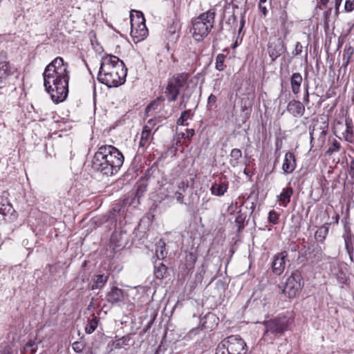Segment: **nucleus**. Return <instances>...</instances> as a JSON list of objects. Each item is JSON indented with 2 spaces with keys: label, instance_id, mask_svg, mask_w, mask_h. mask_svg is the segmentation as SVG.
Returning <instances> with one entry per match:
<instances>
[{
  "label": "nucleus",
  "instance_id": "1",
  "mask_svg": "<svg viewBox=\"0 0 354 354\" xmlns=\"http://www.w3.org/2000/svg\"><path fill=\"white\" fill-rule=\"evenodd\" d=\"M68 64L61 57L55 58L43 73L45 90L52 100L59 103L65 100L68 93Z\"/></svg>",
  "mask_w": 354,
  "mask_h": 354
},
{
  "label": "nucleus",
  "instance_id": "2",
  "mask_svg": "<svg viewBox=\"0 0 354 354\" xmlns=\"http://www.w3.org/2000/svg\"><path fill=\"white\" fill-rule=\"evenodd\" d=\"M123 162L124 156L116 147L112 145H102L93 158L92 167L94 170L109 176L115 174Z\"/></svg>",
  "mask_w": 354,
  "mask_h": 354
},
{
  "label": "nucleus",
  "instance_id": "3",
  "mask_svg": "<svg viewBox=\"0 0 354 354\" xmlns=\"http://www.w3.org/2000/svg\"><path fill=\"white\" fill-rule=\"evenodd\" d=\"M127 68L123 61L114 55L102 57L97 75L98 81L108 87H118L124 83Z\"/></svg>",
  "mask_w": 354,
  "mask_h": 354
},
{
  "label": "nucleus",
  "instance_id": "4",
  "mask_svg": "<svg viewBox=\"0 0 354 354\" xmlns=\"http://www.w3.org/2000/svg\"><path fill=\"white\" fill-rule=\"evenodd\" d=\"M215 12L209 10L201 14L192 21L191 32L196 41H201L207 36L214 26Z\"/></svg>",
  "mask_w": 354,
  "mask_h": 354
},
{
  "label": "nucleus",
  "instance_id": "5",
  "mask_svg": "<svg viewBox=\"0 0 354 354\" xmlns=\"http://www.w3.org/2000/svg\"><path fill=\"white\" fill-rule=\"evenodd\" d=\"M248 351L243 338L239 335H230L217 345L215 354H247Z\"/></svg>",
  "mask_w": 354,
  "mask_h": 354
},
{
  "label": "nucleus",
  "instance_id": "6",
  "mask_svg": "<svg viewBox=\"0 0 354 354\" xmlns=\"http://www.w3.org/2000/svg\"><path fill=\"white\" fill-rule=\"evenodd\" d=\"M288 319L283 317H277L263 322L265 330L263 339L268 343H272L278 336L281 335L288 329Z\"/></svg>",
  "mask_w": 354,
  "mask_h": 354
},
{
  "label": "nucleus",
  "instance_id": "7",
  "mask_svg": "<svg viewBox=\"0 0 354 354\" xmlns=\"http://www.w3.org/2000/svg\"><path fill=\"white\" fill-rule=\"evenodd\" d=\"M131 36L135 43L144 40L148 35L143 14L136 11V15H130Z\"/></svg>",
  "mask_w": 354,
  "mask_h": 354
},
{
  "label": "nucleus",
  "instance_id": "8",
  "mask_svg": "<svg viewBox=\"0 0 354 354\" xmlns=\"http://www.w3.org/2000/svg\"><path fill=\"white\" fill-rule=\"evenodd\" d=\"M304 286L301 273L295 270L288 276L283 287V292L289 298L295 297L300 292Z\"/></svg>",
  "mask_w": 354,
  "mask_h": 354
},
{
  "label": "nucleus",
  "instance_id": "9",
  "mask_svg": "<svg viewBox=\"0 0 354 354\" xmlns=\"http://www.w3.org/2000/svg\"><path fill=\"white\" fill-rule=\"evenodd\" d=\"M7 59V53L1 50L0 52V84H6L15 71V67Z\"/></svg>",
  "mask_w": 354,
  "mask_h": 354
},
{
  "label": "nucleus",
  "instance_id": "10",
  "mask_svg": "<svg viewBox=\"0 0 354 354\" xmlns=\"http://www.w3.org/2000/svg\"><path fill=\"white\" fill-rule=\"evenodd\" d=\"M288 254L286 251L276 255L272 262V271L276 275H280L285 270L286 261L285 259Z\"/></svg>",
  "mask_w": 354,
  "mask_h": 354
},
{
  "label": "nucleus",
  "instance_id": "11",
  "mask_svg": "<svg viewBox=\"0 0 354 354\" xmlns=\"http://www.w3.org/2000/svg\"><path fill=\"white\" fill-rule=\"evenodd\" d=\"M296 166L295 155L292 152H287L285 154L284 161L282 165L283 173L285 174H291L295 169Z\"/></svg>",
  "mask_w": 354,
  "mask_h": 354
},
{
  "label": "nucleus",
  "instance_id": "12",
  "mask_svg": "<svg viewBox=\"0 0 354 354\" xmlns=\"http://www.w3.org/2000/svg\"><path fill=\"white\" fill-rule=\"evenodd\" d=\"M287 111L294 117H301L304 114L305 106L299 100L290 101L286 107Z\"/></svg>",
  "mask_w": 354,
  "mask_h": 354
},
{
  "label": "nucleus",
  "instance_id": "13",
  "mask_svg": "<svg viewBox=\"0 0 354 354\" xmlns=\"http://www.w3.org/2000/svg\"><path fill=\"white\" fill-rule=\"evenodd\" d=\"M123 300V291L118 287H112L111 290L106 294V301L112 304H118Z\"/></svg>",
  "mask_w": 354,
  "mask_h": 354
},
{
  "label": "nucleus",
  "instance_id": "14",
  "mask_svg": "<svg viewBox=\"0 0 354 354\" xmlns=\"http://www.w3.org/2000/svg\"><path fill=\"white\" fill-rule=\"evenodd\" d=\"M123 234L121 232H114L111 237L110 246L113 250L116 252L120 250L124 245L122 240Z\"/></svg>",
  "mask_w": 354,
  "mask_h": 354
},
{
  "label": "nucleus",
  "instance_id": "15",
  "mask_svg": "<svg viewBox=\"0 0 354 354\" xmlns=\"http://www.w3.org/2000/svg\"><path fill=\"white\" fill-rule=\"evenodd\" d=\"M179 86L174 84L172 82H169L166 87L165 94L167 100L169 102H174L176 100L180 92Z\"/></svg>",
  "mask_w": 354,
  "mask_h": 354
},
{
  "label": "nucleus",
  "instance_id": "16",
  "mask_svg": "<svg viewBox=\"0 0 354 354\" xmlns=\"http://www.w3.org/2000/svg\"><path fill=\"white\" fill-rule=\"evenodd\" d=\"M303 81L301 75L299 73H293L290 77V85L292 92L297 95L300 92V87Z\"/></svg>",
  "mask_w": 354,
  "mask_h": 354
},
{
  "label": "nucleus",
  "instance_id": "17",
  "mask_svg": "<svg viewBox=\"0 0 354 354\" xmlns=\"http://www.w3.org/2000/svg\"><path fill=\"white\" fill-rule=\"evenodd\" d=\"M109 274H101L94 275L92 278L93 284L91 289H101L102 288L109 280Z\"/></svg>",
  "mask_w": 354,
  "mask_h": 354
},
{
  "label": "nucleus",
  "instance_id": "18",
  "mask_svg": "<svg viewBox=\"0 0 354 354\" xmlns=\"http://www.w3.org/2000/svg\"><path fill=\"white\" fill-rule=\"evenodd\" d=\"M293 194V189L291 187H287L283 189L281 193L278 196L279 201L283 206L286 207L290 201V198Z\"/></svg>",
  "mask_w": 354,
  "mask_h": 354
},
{
  "label": "nucleus",
  "instance_id": "19",
  "mask_svg": "<svg viewBox=\"0 0 354 354\" xmlns=\"http://www.w3.org/2000/svg\"><path fill=\"white\" fill-rule=\"evenodd\" d=\"M2 201H4L1 202L0 205V215L1 216V220L8 214H12L15 211L12 205L8 202L7 198L2 197Z\"/></svg>",
  "mask_w": 354,
  "mask_h": 354
},
{
  "label": "nucleus",
  "instance_id": "20",
  "mask_svg": "<svg viewBox=\"0 0 354 354\" xmlns=\"http://www.w3.org/2000/svg\"><path fill=\"white\" fill-rule=\"evenodd\" d=\"M147 178L140 179L136 184L135 188L136 196L138 198L142 197L147 190L148 182Z\"/></svg>",
  "mask_w": 354,
  "mask_h": 354
},
{
  "label": "nucleus",
  "instance_id": "21",
  "mask_svg": "<svg viewBox=\"0 0 354 354\" xmlns=\"http://www.w3.org/2000/svg\"><path fill=\"white\" fill-rule=\"evenodd\" d=\"M227 183L223 182L219 184L214 183L212 185V193L215 196H223L227 190Z\"/></svg>",
  "mask_w": 354,
  "mask_h": 354
},
{
  "label": "nucleus",
  "instance_id": "22",
  "mask_svg": "<svg viewBox=\"0 0 354 354\" xmlns=\"http://www.w3.org/2000/svg\"><path fill=\"white\" fill-rule=\"evenodd\" d=\"M285 50L284 45L281 42L278 46H269V54L272 60H274L279 57Z\"/></svg>",
  "mask_w": 354,
  "mask_h": 354
},
{
  "label": "nucleus",
  "instance_id": "23",
  "mask_svg": "<svg viewBox=\"0 0 354 354\" xmlns=\"http://www.w3.org/2000/svg\"><path fill=\"white\" fill-rule=\"evenodd\" d=\"M230 156V159L229 161L230 165L232 167H235L238 165V164L239 162V160L242 157V152L239 149L235 148V149H232Z\"/></svg>",
  "mask_w": 354,
  "mask_h": 354
},
{
  "label": "nucleus",
  "instance_id": "24",
  "mask_svg": "<svg viewBox=\"0 0 354 354\" xmlns=\"http://www.w3.org/2000/svg\"><path fill=\"white\" fill-rule=\"evenodd\" d=\"M167 267L162 262H156L154 265V275L156 279H162L167 272Z\"/></svg>",
  "mask_w": 354,
  "mask_h": 354
},
{
  "label": "nucleus",
  "instance_id": "25",
  "mask_svg": "<svg viewBox=\"0 0 354 354\" xmlns=\"http://www.w3.org/2000/svg\"><path fill=\"white\" fill-rule=\"evenodd\" d=\"M188 77L189 75L187 73H183L174 75L169 82H172L175 85L179 86V88H181L183 86V84L187 80Z\"/></svg>",
  "mask_w": 354,
  "mask_h": 354
},
{
  "label": "nucleus",
  "instance_id": "26",
  "mask_svg": "<svg viewBox=\"0 0 354 354\" xmlns=\"http://www.w3.org/2000/svg\"><path fill=\"white\" fill-rule=\"evenodd\" d=\"M344 124L345 127L344 131L342 132V138L347 141H351L353 137V126L351 121L346 120Z\"/></svg>",
  "mask_w": 354,
  "mask_h": 354
},
{
  "label": "nucleus",
  "instance_id": "27",
  "mask_svg": "<svg viewBox=\"0 0 354 354\" xmlns=\"http://www.w3.org/2000/svg\"><path fill=\"white\" fill-rule=\"evenodd\" d=\"M151 138V133L149 132V127H144L141 133L139 147H145L149 142Z\"/></svg>",
  "mask_w": 354,
  "mask_h": 354
},
{
  "label": "nucleus",
  "instance_id": "28",
  "mask_svg": "<svg viewBox=\"0 0 354 354\" xmlns=\"http://www.w3.org/2000/svg\"><path fill=\"white\" fill-rule=\"evenodd\" d=\"M328 230L329 229L327 226H321L315 232V239L319 242H323L328 234Z\"/></svg>",
  "mask_w": 354,
  "mask_h": 354
},
{
  "label": "nucleus",
  "instance_id": "29",
  "mask_svg": "<svg viewBox=\"0 0 354 354\" xmlns=\"http://www.w3.org/2000/svg\"><path fill=\"white\" fill-rule=\"evenodd\" d=\"M279 21L281 25V30L285 35H287L288 33V28L286 27V24L288 21V14L285 10H281L279 17Z\"/></svg>",
  "mask_w": 354,
  "mask_h": 354
},
{
  "label": "nucleus",
  "instance_id": "30",
  "mask_svg": "<svg viewBox=\"0 0 354 354\" xmlns=\"http://www.w3.org/2000/svg\"><path fill=\"white\" fill-rule=\"evenodd\" d=\"M37 349V344L35 340L30 339L24 346L22 354H35Z\"/></svg>",
  "mask_w": 354,
  "mask_h": 354
},
{
  "label": "nucleus",
  "instance_id": "31",
  "mask_svg": "<svg viewBox=\"0 0 354 354\" xmlns=\"http://www.w3.org/2000/svg\"><path fill=\"white\" fill-rule=\"evenodd\" d=\"M247 215L245 213L242 212V210L240 209L237 212V216L235 219V223L238 226V230L240 231L241 230L244 228V223L246 219Z\"/></svg>",
  "mask_w": 354,
  "mask_h": 354
},
{
  "label": "nucleus",
  "instance_id": "32",
  "mask_svg": "<svg viewBox=\"0 0 354 354\" xmlns=\"http://www.w3.org/2000/svg\"><path fill=\"white\" fill-rule=\"evenodd\" d=\"M165 243L162 241H160L157 243L156 252L157 257L159 259H165V257L167 255V252L165 249Z\"/></svg>",
  "mask_w": 354,
  "mask_h": 354
},
{
  "label": "nucleus",
  "instance_id": "33",
  "mask_svg": "<svg viewBox=\"0 0 354 354\" xmlns=\"http://www.w3.org/2000/svg\"><path fill=\"white\" fill-rule=\"evenodd\" d=\"M98 324V318L97 317H93L91 319L88 321V324L85 327V331L88 334H91L96 329Z\"/></svg>",
  "mask_w": 354,
  "mask_h": 354
},
{
  "label": "nucleus",
  "instance_id": "34",
  "mask_svg": "<svg viewBox=\"0 0 354 354\" xmlns=\"http://www.w3.org/2000/svg\"><path fill=\"white\" fill-rule=\"evenodd\" d=\"M165 100L164 97L160 96L158 97L156 100H153L146 107V112L149 113L151 111H154L158 109V107L160 105V103Z\"/></svg>",
  "mask_w": 354,
  "mask_h": 354
},
{
  "label": "nucleus",
  "instance_id": "35",
  "mask_svg": "<svg viewBox=\"0 0 354 354\" xmlns=\"http://www.w3.org/2000/svg\"><path fill=\"white\" fill-rule=\"evenodd\" d=\"M225 55L220 53L216 57V68L219 71H222L225 68L224 61Z\"/></svg>",
  "mask_w": 354,
  "mask_h": 354
},
{
  "label": "nucleus",
  "instance_id": "36",
  "mask_svg": "<svg viewBox=\"0 0 354 354\" xmlns=\"http://www.w3.org/2000/svg\"><path fill=\"white\" fill-rule=\"evenodd\" d=\"M192 96V92L187 89L183 92L180 97V105L183 106V108H186L187 104Z\"/></svg>",
  "mask_w": 354,
  "mask_h": 354
},
{
  "label": "nucleus",
  "instance_id": "37",
  "mask_svg": "<svg viewBox=\"0 0 354 354\" xmlns=\"http://www.w3.org/2000/svg\"><path fill=\"white\" fill-rule=\"evenodd\" d=\"M216 319V317L215 315L214 314H208L205 317V322L203 324V327L205 330H212L213 328V326H209L208 322H215Z\"/></svg>",
  "mask_w": 354,
  "mask_h": 354
},
{
  "label": "nucleus",
  "instance_id": "38",
  "mask_svg": "<svg viewBox=\"0 0 354 354\" xmlns=\"http://www.w3.org/2000/svg\"><path fill=\"white\" fill-rule=\"evenodd\" d=\"M190 110H186L182 112L180 118L177 120L178 125H187V124H185V122L188 120L190 116Z\"/></svg>",
  "mask_w": 354,
  "mask_h": 354
},
{
  "label": "nucleus",
  "instance_id": "39",
  "mask_svg": "<svg viewBox=\"0 0 354 354\" xmlns=\"http://www.w3.org/2000/svg\"><path fill=\"white\" fill-rule=\"evenodd\" d=\"M85 346L86 344L83 341H76L72 344V348L76 353H81Z\"/></svg>",
  "mask_w": 354,
  "mask_h": 354
},
{
  "label": "nucleus",
  "instance_id": "40",
  "mask_svg": "<svg viewBox=\"0 0 354 354\" xmlns=\"http://www.w3.org/2000/svg\"><path fill=\"white\" fill-rule=\"evenodd\" d=\"M340 143L337 140H334L331 145L328 149L326 153L331 155L335 151H338L340 149Z\"/></svg>",
  "mask_w": 354,
  "mask_h": 354
},
{
  "label": "nucleus",
  "instance_id": "41",
  "mask_svg": "<svg viewBox=\"0 0 354 354\" xmlns=\"http://www.w3.org/2000/svg\"><path fill=\"white\" fill-rule=\"evenodd\" d=\"M279 220V214L274 210H271L268 214V221L273 225H276L278 223Z\"/></svg>",
  "mask_w": 354,
  "mask_h": 354
},
{
  "label": "nucleus",
  "instance_id": "42",
  "mask_svg": "<svg viewBox=\"0 0 354 354\" xmlns=\"http://www.w3.org/2000/svg\"><path fill=\"white\" fill-rule=\"evenodd\" d=\"M345 124L343 122H337L334 126V131L335 133H339L342 135V132L344 131Z\"/></svg>",
  "mask_w": 354,
  "mask_h": 354
},
{
  "label": "nucleus",
  "instance_id": "43",
  "mask_svg": "<svg viewBox=\"0 0 354 354\" xmlns=\"http://www.w3.org/2000/svg\"><path fill=\"white\" fill-rule=\"evenodd\" d=\"M344 10L348 12H352L354 10V0H346Z\"/></svg>",
  "mask_w": 354,
  "mask_h": 354
},
{
  "label": "nucleus",
  "instance_id": "44",
  "mask_svg": "<svg viewBox=\"0 0 354 354\" xmlns=\"http://www.w3.org/2000/svg\"><path fill=\"white\" fill-rule=\"evenodd\" d=\"M332 13V8H329L327 10L324 12V20L326 26H328L330 22V17Z\"/></svg>",
  "mask_w": 354,
  "mask_h": 354
},
{
  "label": "nucleus",
  "instance_id": "45",
  "mask_svg": "<svg viewBox=\"0 0 354 354\" xmlns=\"http://www.w3.org/2000/svg\"><path fill=\"white\" fill-rule=\"evenodd\" d=\"M217 98L216 96L214 94H211L208 99H207V106L212 109L213 106H215V104L216 102Z\"/></svg>",
  "mask_w": 354,
  "mask_h": 354
},
{
  "label": "nucleus",
  "instance_id": "46",
  "mask_svg": "<svg viewBox=\"0 0 354 354\" xmlns=\"http://www.w3.org/2000/svg\"><path fill=\"white\" fill-rule=\"evenodd\" d=\"M303 46L300 44V42H297L295 44V50L292 51V55L295 56H297L301 54Z\"/></svg>",
  "mask_w": 354,
  "mask_h": 354
},
{
  "label": "nucleus",
  "instance_id": "47",
  "mask_svg": "<svg viewBox=\"0 0 354 354\" xmlns=\"http://www.w3.org/2000/svg\"><path fill=\"white\" fill-rule=\"evenodd\" d=\"M342 0H333V2L334 3V6H335V13H334V15H335V17H337L339 14V7H340V5L342 3Z\"/></svg>",
  "mask_w": 354,
  "mask_h": 354
},
{
  "label": "nucleus",
  "instance_id": "48",
  "mask_svg": "<svg viewBox=\"0 0 354 354\" xmlns=\"http://www.w3.org/2000/svg\"><path fill=\"white\" fill-rule=\"evenodd\" d=\"M187 262H188V265L190 266H193L196 261V257L192 253H189L186 257Z\"/></svg>",
  "mask_w": 354,
  "mask_h": 354
},
{
  "label": "nucleus",
  "instance_id": "49",
  "mask_svg": "<svg viewBox=\"0 0 354 354\" xmlns=\"http://www.w3.org/2000/svg\"><path fill=\"white\" fill-rule=\"evenodd\" d=\"M175 198L178 203H184V195L183 192L177 191L175 193Z\"/></svg>",
  "mask_w": 354,
  "mask_h": 354
},
{
  "label": "nucleus",
  "instance_id": "50",
  "mask_svg": "<svg viewBox=\"0 0 354 354\" xmlns=\"http://www.w3.org/2000/svg\"><path fill=\"white\" fill-rule=\"evenodd\" d=\"M194 135V130L192 129H186V132L183 133L182 135L183 138H191Z\"/></svg>",
  "mask_w": 354,
  "mask_h": 354
},
{
  "label": "nucleus",
  "instance_id": "51",
  "mask_svg": "<svg viewBox=\"0 0 354 354\" xmlns=\"http://www.w3.org/2000/svg\"><path fill=\"white\" fill-rule=\"evenodd\" d=\"M188 187V185L184 181H180L178 185V188L180 192H185Z\"/></svg>",
  "mask_w": 354,
  "mask_h": 354
},
{
  "label": "nucleus",
  "instance_id": "52",
  "mask_svg": "<svg viewBox=\"0 0 354 354\" xmlns=\"http://www.w3.org/2000/svg\"><path fill=\"white\" fill-rule=\"evenodd\" d=\"M155 125H156L155 120L150 119V120H148L147 124L145 125L144 127H149V132L151 133V129L155 127Z\"/></svg>",
  "mask_w": 354,
  "mask_h": 354
},
{
  "label": "nucleus",
  "instance_id": "53",
  "mask_svg": "<svg viewBox=\"0 0 354 354\" xmlns=\"http://www.w3.org/2000/svg\"><path fill=\"white\" fill-rule=\"evenodd\" d=\"M259 9L264 17L267 15L268 12V9L265 6L263 5V3H259Z\"/></svg>",
  "mask_w": 354,
  "mask_h": 354
},
{
  "label": "nucleus",
  "instance_id": "54",
  "mask_svg": "<svg viewBox=\"0 0 354 354\" xmlns=\"http://www.w3.org/2000/svg\"><path fill=\"white\" fill-rule=\"evenodd\" d=\"M116 213V210L113 209V212H111L109 215V220H111V222L115 221L116 219L115 218V214Z\"/></svg>",
  "mask_w": 354,
  "mask_h": 354
},
{
  "label": "nucleus",
  "instance_id": "55",
  "mask_svg": "<svg viewBox=\"0 0 354 354\" xmlns=\"http://www.w3.org/2000/svg\"><path fill=\"white\" fill-rule=\"evenodd\" d=\"M329 2V0H319V3L321 4L320 6H318L317 8L320 10H322V6H326Z\"/></svg>",
  "mask_w": 354,
  "mask_h": 354
},
{
  "label": "nucleus",
  "instance_id": "56",
  "mask_svg": "<svg viewBox=\"0 0 354 354\" xmlns=\"http://www.w3.org/2000/svg\"><path fill=\"white\" fill-rule=\"evenodd\" d=\"M154 319H155V316H153V317L149 322L147 326H146V328L145 329V332H147L151 327L152 324H153Z\"/></svg>",
  "mask_w": 354,
  "mask_h": 354
},
{
  "label": "nucleus",
  "instance_id": "57",
  "mask_svg": "<svg viewBox=\"0 0 354 354\" xmlns=\"http://www.w3.org/2000/svg\"><path fill=\"white\" fill-rule=\"evenodd\" d=\"M304 102L306 103V104H308L309 102V93L308 91H306V92H305V95L304 96Z\"/></svg>",
  "mask_w": 354,
  "mask_h": 354
},
{
  "label": "nucleus",
  "instance_id": "58",
  "mask_svg": "<svg viewBox=\"0 0 354 354\" xmlns=\"http://www.w3.org/2000/svg\"><path fill=\"white\" fill-rule=\"evenodd\" d=\"M236 205H237V203H235V205H234L233 203H232L229 207H228V211L230 212V213H232L233 212L235 211V209L236 207Z\"/></svg>",
  "mask_w": 354,
  "mask_h": 354
},
{
  "label": "nucleus",
  "instance_id": "59",
  "mask_svg": "<svg viewBox=\"0 0 354 354\" xmlns=\"http://www.w3.org/2000/svg\"><path fill=\"white\" fill-rule=\"evenodd\" d=\"M348 172L351 177L354 179V167L352 165L351 166Z\"/></svg>",
  "mask_w": 354,
  "mask_h": 354
},
{
  "label": "nucleus",
  "instance_id": "60",
  "mask_svg": "<svg viewBox=\"0 0 354 354\" xmlns=\"http://www.w3.org/2000/svg\"><path fill=\"white\" fill-rule=\"evenodd\" d=\"M0 354H11L9 348H6L3 351H0Z\"/></svg>",
  "mask_w": 354,
  "mask_h": 354
},
{
  "label": "nucleus",
  "instance_id": "61",
  "mask_svg": "<svg viewBox=\"0 0 354 354\" xmlns=\"http://www.w3.org/2000/svg\"><path fill=\"white\" fill-rule=\"evenodd\" d=\"M304 86H305V92H306V91H308L309 84L308 82L305 83Z\"/></svg>",
  "mask_w": 354,
  "mask_h": 354
},
{
  "label": "nucleus",
  "instance_id": "62",
  "mask_svg": "<svg viewBox=\"0 0 354 354\" xmlns=\"http://www.w3.org/2000/svg\"><path fill=\"white\" fill-rule=\"evenodd\" d=\"M267 0H259V3H264L266 2Z\"/></svg>",
  "mask_w": 354,
  "mask_h": 354
},
{
  "label": "nucleus",
  "instance_id": "63",
  "mask_svg": "<svg viewBox=\"0 0 354 354\" xmlns=\"http://www.w3.org/2000/svg\"><path fill=\"white\" fill-rule=\"evenodd\" d=\"M244 174L247 176H249V173L245 169L244 170Z\"/></svg>",
  "mask_w": 354,
  "mask_h": 354
},
{
  "label": "nucleus",
  "instance_id": "64",
  "mask_svg": "<svg viewBox=\"0 0 354 354\" xmlns=\"http://www.w3.org/2000/svg\"><path fill=\"white\" fill-rule=\"evenodd\" d=\"M154 354H159L158 351H156Z\"/></svg>",
  "mask_w": 354,
  "mask_h": 354
}]
</instances>
